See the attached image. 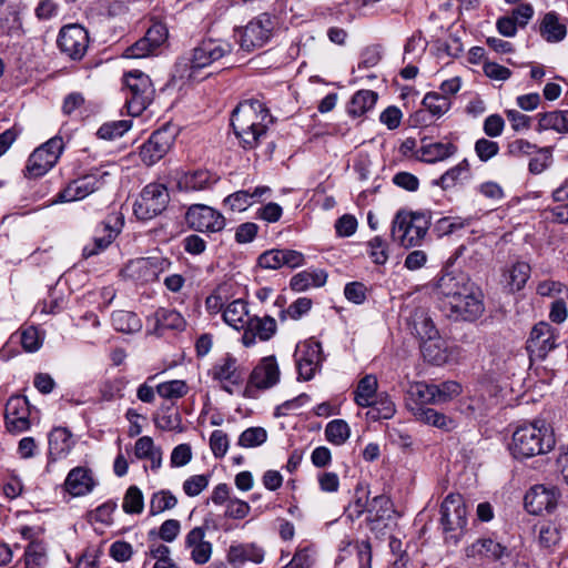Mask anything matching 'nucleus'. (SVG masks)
I'll return each instance as SVG.
<instances>
[{
	"instance_id": "obj_1",
	"label": "nucleus",
	"mask_w": 568,
	"mask_h": 568,
	"mask_svg": "<svg viewBox=\"0 0 568 568\" xmlns=\"http://www.w3.org/2000/svg\"><path fill=\"white\" fill-rule=\"evenodd\" d=\"M555 445L552 427L545 420H534L514 430L509 450L515 458L525 459L547 454Z\"/></svg>"
},
{
	"instance_id": "obj_2",
	"label": "nucleus",
	"mask_w": 568,
	"mask_h": 568,
	"mask_svg": "<svg viewBox=\"0 0 568 568\" xmlns=\"http://www.w3.org/2000/svg\"><path fill=\"white\" fill-rule=\"evenodd\" d=\"M430 226L427 212L398 211L393 219L390 235L398 245L410 248L420 246Z\"/></svg>"
},
{
	"instance_id": "obj_3",
	"label": "nucleus",
	"mask_w": 568,
	"mask_h": 568,
	"mask_svg": "<svg viewBox=\"0 0 568 568\" xmlns=\"http://www.w3.org/2000/svg\"><path fill=\"white\" fill-rule=\"evenodd\" d=\"M123 92L128 113L139 116L153 101L155 90L148 74L131 70L123 75Z\"/></svg>"
},
{
	"instance_id": "obj_4",
	"label": "nucleus",
	"mask_w": 568,
	"mask_h": 568,
	"mask_svg": "<svg viewBox=\"0 0 568 568\" xmlns=\"http://www.w3.org/2000/svg\"><path fill=\"white\" fill-rule=\"evenodd\" d=\"M467 507L459 494H448L440 505V525L445 541L457 545L467 528Z\"/></svg>"
},
{
	"instance_id": "obj_5",
	"label": "nucleus",
	"mask_w": 568,
	"mask_h": 568,
	"mask_svg": "<svg viewBox=\"0 0 568 568\" xmlns=\"http://www.w3.org/2000/svg\"><path fill=\"white\" fill-rule=\"evenodd\" d=\"M233 50L232 43L223 39H204L191 52L189 58H182L179 65L184 63V67L191 70L189 77L193 75V71L206 68L221 60L223 57L230 54Z\"/></svg>"
},
{
	"instance_id": "obj_6",
	"label": "nucleus",
	"mask_w": 568,
	"mask_h": 568,
	"mask_svg": "<svg viewBox=\"0 0 568 568\" xmlns=\"http://www.w3.org/2000/svg\"><path fill=\"white\" fill-rule=\"evenodd\" d=\"M170 202L166 186L161 183H150L143 187L133 205L134 215L142 221H149L161 214Z\"/></svg>"
},
{
	"instance_id": "obj_7",
	"label": "nucleus",
	"mask_w": 568,
	"mask_h": 568,
	"mask_svg": "<svg viewBox=\"0 0 568 568\" xmlns=\"http://www.w3.org/2000/svg\"><path fill=\"white\" fill-rule=\"evenodd\" d=\"M276 20L268 13H262L252 19L240 31V47L246 52L265 45L272 38L276 27Z\"/></svg>"
},
{
	"instance_id": "obj_8",
	"label": "nucleus",
	"mask_w": 568,
	"mask_h": 568,
	"mask_svg": "<svg viewBox=\"0 0 568 568\" xmlns=\"http://www.w3.org/2000/svg\"><path fill=\"white\" fill-rule=\"evenodd\" d=\"M63 146L62 138L55 135L37 148L28 159L26 176L40 178L44 175L58 162Z\"/></svg>"
},
{
	"instance_id": "obj_9",
	"label": "nucleus",
	"mask_w": 568,
	"mask_h": 568,
	"mask_svg": "<svg viewBox=\"0 0 568 568\" xmlns=\"http://www.w3.org/2000/svg\"><path fill=\"white\" fill-rule=\"evenodd\" d=\"M261 122H273V116L264 103L257 99L242 101L233 110L231 126L233 130L247 129V125L261 124Z\"/></svg>"
},
{
	"instance_id": "obj_10",
	"label": "nucleus",
	"mask_w": 568,
	"mask_h": 568,
	"mask_svg": "<svg viewBox=\"0 0 568 568\" xmlns=\"http://www.w3.org/2000/svg\"><path fill=\"white\" fill-rule=\"evenodd\" d=\"M171 262L160 255L141 257L130 261L123 273L126 277L140 282L150 283L156 281L161 273L169 270Z\"/></svg>"
},
{
	"instance_id": "obj_11",
	"label": "nucleus",
	"mask_w": 568,
	"mask_h": 568,
	"mask_svg": "<svg viewBox=\"0 0 568 568\" xmlns=\"http://www.w3.org/2000/svg\"><path fill=\"white\" fill-rule=\"evenodd\" d=\"M444 310L455 321H475L485 311L481 292L474 286L456 301L449 302Z\"/></svg>"
},
{
	"instance_id": "obj_12",
	"label": "nucleus",
	"mask_w": 568,
	"mask_h": 568,
	"mask_svg": "<svg viewBox=\"0 0 568 568\" xmlns=\"http://www.w3.org/2000/svg\"><path fill=\"white\" fill-rule=\"evenodd\" d=\"M294 356L298 378L303 381H311L324 361L322 345L314 338L297 344Z\"/></svg>"
},
{
	"instance_id": "obj_13",
	"label": "nucleus",
	"mask_w": 568,
	"mask_h": 568,
	"mask_svg": "<svg viewBox=\"0 0 568 568\" xmlns=\"http://www.w3.org/2000/svg\"><path fill=\"white\" fill-rule=\"evenodd\" d=\"M57 43L70 59L81 60L89 47V33L80 24H68L61 28Z\"/></svg>"
},
{
	"instance_id": "obj_14",
	"label": "nucleus",
	"mask_w": 568,
	"mask_h": 568,
	"mask_svg": "<svg viewBox=\"0 0 568 568\" xmlns=\"http://www.w3.org/2000/svg\"><path fill=\"white\" fill-rule=\"evenodd\" d=\"M189 226L199 232L216 233L224 229L225 217L205 204L191 205L185 214Z\"/></svg>"
},
{
	"instance_id": "obj_15",
	"label": "nucleus",
	"mask_w": 568,
	"mask_h": 568,
	"mask_svg": "<svg viewBox=\"0 0 568 568\" xmlns=\"http://www.w3.org/2000/svg\"><path fill=\"white\" fill-rule=\"evenodd\" d=\"M174 140L175 132L168 125L154 131L140 149L143 163L150 166L160 161L169 152Z\"/></svg>"
},
{
	"instance_id": "obj_16",
	"label": "nucleus",
	"mask_w": 568,
	"mask_h": 568,
	"mask_svg": "<svg viewBox=\"0 0 568 568\" xmlns=\"http://www.w3.org/2000/svg\"><path fill=\"white\" fill-rule=\"evenodd\" d=\"M106 175V172L100 173L99 170H95L94 172L71 181L58 193L57 202H73L87 197L103 185V178Z\"/></svg>"
},
{
	"instance_id": "obj_17",
	"label": "nucleus",
	"mask_w": 568,
	"mask_h": 568,
	"mask_svg": "<svg viewBox=\"0 0 568 568\" xmlns=\"http://www.w3.org/2000/svg\"><path fill=\"white\" fill-rule=\"evenodd\" d=\"M122 225V216L118 214L108 216L106 221L102 222V224L97 229L92 242L83 247V257L89 258L104 251L120 233Z\"/></svg>"
},
{
	"instance_id": "obj_18",
	"label": "nucleus",
	"mask_w": 568,
	"mask_h": 568,
	"mask_svg": "<svg viewBox=\"0 0 568 568\" xmlns=\"http://www.w3.org/2000/svg\"><path fill=\"white\" fill-rule=\"evenodd\" d=\"M560 493L557 487H546L536 485L526 493L524 501L528 513L540 515L542 513H552L557 507Z\"/></svg>"
},
{
	"instance_id": "obj_19",
	"label": "nucleus",
	"mask_w": 568,
	"mask_h": 568,
	"mask_svg": "<svg viewBox=\"0 0 568 568\" xmlns=\"http://www.w3.org/2000/svg\"><path fill=\"white\" fill-rule=\"evenodd\" d=\"M475 284L462 272H446L437 282V293L443 302V307L449 302L456 301L464 293L473 288Z\"/></svg>"
},
{
	"instance_id": "obj_20",
	"label": "nucleus",
	"mask_w": 568,
	"mask_h": 568,
	"mask_svg": "<svg viewBox=\"0 0 568 568\" xmlns=\"http://www.w3.org/2000/svg\"><path fill=\"white\" fill-rule=\"evenodd\" d=\"M206 526L192 528L184 537L183 546L190 559L197 566L207 564L213 554V545L206 539Z\"/></svg>"
},
{
	"instance_id": "obj_21",
	"label": "nucleus",
	"mask_w": 568,
	"mask_h": 568,
	"mask_svg": "<svg viewBox=\"0 0 568 568\" xmlns=\"http://www.w3.org/2000/svg\"><path fill=\"white\" fill-rule=\"evenodd\" d=\"M6 427L10 433L19 434L30 428V404L26 396H12L6 405Z\"/></svg>"
},
{
	"instance_id": "obj_22",
	"label": "nucleus",
	"mask_w": 568,
	"mask_h": 568,
	"mask_svg": "<svg viewBox=\"0 0 568 568\" xmlns=\"http://www.w3.org/2000/svg\"><path fill=\"white\" fill-rule=\"evenodd\" d=\"M555 347L556 335L551 325L546 322L536 324L527 341V351L530 357L542 359Z\"/></svg>"
},
{
	"instance_id": "obj_23",
	"label": "nucleus",
	"mask_w": 568,
	"mask_h": 568,
	"mask_svg": "<svg viewBox=\"0 0 568 568\" xmlns=\"http://www.w3.org/2000/svg\"><path fill=\"white\" fill-rule=\"evenodd\" d=\"M276 329L277 325L272 316L247 317L242 335V343L244 346L251 347L255 344L256 338L263 342L268 341L275 335Z\"/></svg>"
},
{
	"instance_id": "obj_24",
	"label": "nucleus",
	"mask_w": 568,
	"mask_h": 568,
	"mask_svg": "<svg viewBox=\"0 0 568 568\" xmlns=\"http://www.w3.org/2000/svg\"><path fill=\"white\" fill-rule=\"evenodd\" d=\"M280 381V368L274 355L263 357L251 373L248 385L267 389Z\"/></svg>"
},
{
	"instance_id": "obj_25",
	"label": "nucleus",
	"mask_w": 568,
	"mask_h": 568,
	"mask_svg": "<svg viewBox=\"0 0 568 568\" xmlns=\"http://www.w3.org/2000/svg\"><path fill=\"white\" fill-rule=\"evenodd\" d=\"M394 508L390 498L386 495L375 496L368 504L366 521L371 530H382L393 518Z\"/></svg>"
},
{
	"instance_id": "obj_26",
	"label": "nucleus",
	"mask_w": 568,
	"mask_h": 568,
	"mask_svg": "<svg viewBox=\"0 0 568 568\" xmlns=\"http://www.w3.org/2000/svg\"><path fill=\"white\" fill-rule=\"evenodd\" d=\"M407 325L420 342L438 337L439 332L426 308H414L407 317Z\"/></svg>"
},
{
	"instance_id": "obj_27",
	"label": "nucleus",
	"mask_w": 568,
	"mask_h": 568,
	"mask_svg": "<svg viewBox=\"0 0 568 568\" xmlns=\"http://www.w3.org/2000/svg\"><path fill=\"white\" fill-rule=\"evenodd\" d=\"M465 555L467 558L499 560L508 555L507 548L500 542L490 538L477 539L475 542L466 547Z\"/></svg>"
},
{
	"instance_id": "obj_28",
	"label": "nucleus",
	"mask_w": 568,
	"mask_h": 568,
	"mask_svg": "<svg viewBox=\"0 0 568 568\" xmlns=\"http://www.w3.org/2000/svg\"><path fill=\"white\" fill-rule=\"evenodd\" d=\"M50 462L64 458L73 447L72 434L65 427H54L48 435Z\"/></svg>"
},
{
	"instance_id": "obj_29",
	"label": "nucleus",
	"mask_w": 568,
	"mask_h": 568,
	"mask_svg": "<svg viewBox=\"0 0 568 568\" xmlns=\"http://www.w3.org/2000/svg\"><path fill=\"white\" fill-rule=\"evenodd\" d=\"M457 151V145L452 142L425 143L423 141V144L417 150V159L426 163H436L455 155Z\"/></svg>"
},
{
	"instance_id": "obj_30",
	"label": "nucleus",
	"mask_w": 568,
	"mask_h": 568,
	"mask_svg": "<svg viewBox=\"0 0 568 568\" xmlns=\"http://www.w3.org/2000/svg\"><path fill=\"white\" fill-rule=\"evenodd\" d=\"M64 487L74 497L89 494L94 487L91 471L84 467L71 469L65 478Z\"/></svg>"
},
{
	"instance_id": "obj_31",
	"label": "nucleus",
	"mask_w": 568,
	"mask_h": 568,
	"mask_svg": "<svg viewBox=\"0 0 568 568\" xmlns=\"http://www.w3.org/2000/svg\"><path fill=\"white\" fill-rule=\"evenodd\" d=\"M410 410L415 416L416 420L422 422L426 425L434 426L445 432H450L456 428V422L454 418L427 406L412 407Z\"/></svg>"
},
{
	"instance_id": "obj_32",
	"label": "nucleus",
	"mask_w": 568,
	"mask_h": 568,
	"mask_svg": "<svg viewBox=\"0 0 568 568\" xmlns=\"http://www.w3.org/2000/svg\"><path fill=\"white\" fill-rule=\"evenodd\" d=\"M155 332L162 334L163 331L170 329L183 332L186 328V320L176 310L159 307L154 314Z\"/></svg>"
},
{
	"instance_id": "obj_33",
	"label": "nucleus",
	"mask_w": 568,
	"mask_h": 568,
	"mask_svg": "<svg viewBox=\"0 0 568 568\" xmlns=\"http://www.w3.org/2000/svg\"><path fill=\"white\" fill-rule=\"evenodd\" d=\"M219 178L207 170H196L185 173L179 184L186 191H203L212 187Z\"/></svg>"
},
{
	"instance_id": "obj_34",
	"label": "nucleus",
	"mask_w": 568,
	"mask_h": 568,
	"mask_svg": "<svg viewBox=\"0 0 568 568\" xmlns=\"http://www.w3.org/2000/svg\"><path fill=\"white\" fill-rule=\"evenodd\" d=\"M537 116L536 130L538 132L554 130L558 133L568 134V110L539 113Z\"/></svg>"
},
{
	"instance_id": "obj_35",
	"label": "nucleus",
	"mask_w": 568,
	"mask_h": 568,
	"mask_svg": "<svg viewBox=\"0 0 568 568\" xmlns=\"http://www.w3.org/2000/svg\"><path fill=\"white\" fill-rule=\"evenodd\" d=\"M264 552L255 545H232L227 551V560L232 565H241L245 561L260 564L263 561Z\"/></svg>"
},
{
	"instance_id": "obj_36",
	"label": "nucleus",
	"mask_w": 568,
	"mask_h": 568,
	"mask_svg": "<svg viewBox=\"0 0 568 568\" xmlns=\"http://www.w3.org/2000/svg\"><path fill=\"white\" fill-rule=\"evenodd\" d=\"M539 30L548 42H559L567 34L566 26L559 22V17L555 11L547 12L544 16Z\"/></svg>"
},
{
	"instance_id": "obj_37",
	"label": "nucleus",
	"mask_w": 568,
	"mask_h": 568,
	"mask_svg": "<svg viewBox=\"0 0 568 568\" xmlns=\"http://www.w3.org/2000/svg\"><path fill=\"white\" fill-rule=\"evenodd\" d=\"M538 542L544 549L554 550L562 538V526L557 521H544L537 526Z\"/></svg>"
},
{
	"instance_id": "obj_38",
	"label": "nucleus",
	"mask_w": 568,
	"mask_h": 568,
	"mask_svg": "<svg viewBox=\"0 0 568 568\" xmlns=\"http://www.w3.org/2000/svg\"><path fill=\"white\" fill-rule=\"evenodd\" d=\"M408 403L407 406L412 407L426 406L427 404H436L434 384H426L417 382L409 386L407 390Z\"/></svg>"
},
{
	"instance_id": "obj_39",
	"label": "nucleus",
	"mask_w": 568,
	"mask_h": 568,
	"mask_svg": "<svg viewBox=\"0 0 568 568\" xmlns=\"http://www.w3.org/2000/svg\"><path fill=\"white\" fill-rule=\"evenodd\" d=\"M24 568H45L48 566V552L43 542L29 541L23 552Z\"/></svg>"
},
{
	"instance_id": "obj_40",
	"label": "nucleus",
	"mask_w": 568,
	"mask_h": 568,
	"mask_svg": "<svg viewBox=\"0 0 568 568\" xmlns=\"http://www.w3.org/2000/svg\"><path fill=\"white\" fill-rule=\"evenodd\" d=\"M378 383L374 375H365L357 384L355 390V403L361 407L372 406L373 400L378 395Z\"/></svg>"
},
{
	"instance_id": "obj_41",
	"label": "nucleus",
	"mask_w": 568,
	"mask_h": 568,
	"mask_svg": "<svg viewBox=\"0 0 568 568\" xmlns=\"http://www.w3.org/2000/svg\"><path fill=\"white\" fill-rule=\"evenodd\" d=\"M272 122H261V124L247 125L248 128L244 131L242 130H233L236 138L240 140L241 145L244 149L252 150L255 149L261 140L266 135L268 125Z\"/></svg>"
},
{
	"instance_id": "obj_42",
	"label": "nucleus",
	"mask_w": 568,
	"mask_h": 568,
	"mask_svg": "<svg viewBox=\"0 0 568 568\" xmlns=\"http://www.w3.org/2000/svg\"><path fill=\"white\" fill-rule=\"evenodd\" d=\"M247 317V305L243 300L231 302L223 311L225 323L237 331L244 328Z\"/></svg>"
},
{
	"instance_id": "obj_43",
	"label": "nucleus",
	"mask_w": 568,
	"mask_h": 568,
	"mask_svg": "<svg viewBox=\"0 0 568 568\" xmlns=\"http://www.w3.org/2000/svg\"><path fill=\"white\" fill-rule=\"evenodd\" d=\"M420 351L424 358L435 365H442L447 359L445 341L438 335L437 338L420 342Z\"/></svg>"
},
{
	"instance_id": "obj_44",
	"label": "nucleus",
	"mask_w": 568,
	"mask_h": 568,
	"mask_svg": "<svg viewBox=\"0 0 568 568\" xmlns=\"http://www.w3.org/2000/svg\"><path fill=\"white\" fill-rule=\"evenodd\" d=\"M367 407L369 408L367 412V416L373 420L389 419L396 413L395 403L385 393L378 394L373 400L372 406Z\"/></svg>"
},
{
	"instance_id": "obj_45",
	"label": "nucleus",
	"mask_w": 568,
	"mask_h": 568,
	"mask_svg": "<svg viewBox=\"0 0 568 568\" xmlns=\"http://www.w3.org/2000/svg\"><path fill=\"white\" fill-rule=\"evenodd\" d=\"M377 101V93L372 90H359L357 91L349 104L348 113L353 116H361L371 110Z\"/></svg>"
},
{
	"instance_id": "obj_46",
	"label": "nucleus",
	"mask_w": 568,
	"mask_h": 568,
	"mask_svg": "<svg viewBox=\"0 0 568 568\" xmlns=\"http://www.w3.org/2000/svg\"><path fill=\"white\" fill-rule=\"evenodd\" d=\"M530 276V266L525 262H517L505 274L506 285L511 292L520 291Z\"/></svg>"
},
{
	"instance_id": "obj_47",
	"label": "nucleus",
	"mask_w": 568,
	"mask_h": 568,
	"mask_svg": "<svg viewBox=\"0 0 568 568\" xmlns=\"http://www.w3.org/2000/svg\"><path fill=\"white\" fill-rule=\"evenodd\" d=\"M112 325L115 331L134 333L141 329L142 323L139 316L130 311H116L112 313Z\"/></svg>"
},
{
	"instance_id": "obj_48",
	"label": "nucleus",
	"mask_w": 568,
	"mask_h": 568,
	"mask_svg": "<svg viewBox=\"0 0 568 568\" xmlns=\"http://www.w3.org/2000/svg\"><path fill=\"white\" fill-rule=\"evenodd\" d=\"M212 375L214 379L229 381L233 384H237L239 375L236 359L227 354L213 366Z\"/></svg>"
},
{
	"instance_id": "obj_49",
	"label": "nucleus",
	"mask_w": 568,
	"mask_h": 568,
	"mask_svg": "<svg viewBox=\"0 0 568 568\" xmlns=\"http://www.w3.org/2000/svg\"><path fill=\"white\" fill-rule=\"evenodd\" d=\"M422 104L428 110L432 116L440 118L452 106V99L442 95L439 92H428L425 94Z\"/></svg>"
},
{
	"instance_id": "obj_50",
	"label": "nucleus",
	"mask_w": 568,
	"mask_h": 568,
	"mask_svg": "<svg viewBox=\"0 0 568 568\" xmlns=\"http://www.w3.org/2000/svg\"><path fill=\"white\" fill-rule=\"evenodd\" d=\"M154 424L158 428L166 432H183L182 417L178 410L170 406L162 407V414L154 417Z\"/></svg>"
},
{
	"instance_id": "obj_51",
	"label": "nucleus",
	"mask_w": 568,
	"mask_h": 568,
	"mask_svg": "<svg viewBox=\"0 0 568 568\" xmlns=\"http://www.w3.org/2000/svg\"><path fill=\"white\" fill-rule=\"evenodd\" d=\"M351 436V428L343 419L331 420L325 427V438L333 445H343Z\"/></svg>"
},
{
	"instance_id": "obj_52",
	"label": "nucleus",
	"mask_w": 568,
	"mask_h": 568,
	"mask_svg": "<svg viewBox=\"0 0 568 568\" xmlns=\"http://www.w3.org/2000/svg\"><path fill=\"white\" fill-rule=\"evenodd\" d=\"M469 171V162L467 159H464L455 166L447 170L444 174L439 176L434 183L440 186L443 190H448L454 187L457 182L460 180L462 175L468 173Z\"/></svg>"
},
{
	"instance_id": "obj_53",
	"label": "nucleus",
	"mask_w": 568,
	"mask_h": 568,
	"mask_svg": "<svg viewBox=\"0 0 568 568\" xmlns=\"http://www.w3.org/2000/svg\"><path fill=\"white\" fill-rule=\"evenodd\" d=\"M368 494V490L364 489L361 485H357L355 488L354 499L345 509V514L351 520L359 518L364 513L367 514V507L369 504Z\"/></svg>"
},
{
	"instance_id": "obj_54",
	"label": "nucleus",
	"mask_w": 568,
	"mask_h": 568,
	"mask_svg": "<svg viewBox=\"0 0 568 568\" xmlns=\"http://www.w3.org/2000/svg\"><path fill=\"white\" fill-rule=\"evenodd\" d=\"M176 504L178 499L170 490L156 491L150 500V515L155 516L165 510L173 509Z\"/></svg>"
},
{
	"instance_id": "obj_55",
	"label": "nucleus",
	"mask_w": 568,
	"mask_h": 568,
	"mask_svg": "<svg viewBox=\"0 0 568 568\" xmlns=\"http://www.w3.org/2000/svg\"><path fill=\"white\" fill-rule=\"evenodd\" d=\"M131 129V121L119 120L111 121L102 124L97 132V135L102 140H114L121 138L125 132Z\"/></svg>"
},
{
	"instance_id": "obj_56",
	"label": "nucleus",
	"mask_w": 568,
	"mask_h": 568,
	"mask_svg": "<svg viewBox=\"0 0 568 568\" xmlns=\"http://www.w3.org/2000/svg\"><path fill=\"white\" fill-rule=\"evenodd\" d=\"M267 439V432L263 427H250L242 432L237 445L243 448H254L263 445Z\"/></svg>"
},
{
	"instance_id": "obj_57",
	"label": "nucleus",
	"mask_w": 568,
	"mask_h": 568,
	"mask_svg": "<svg viewBox=\"0 0 568 568\" xmlns=\"http://www.w3.org/2000/svg\"><path fill=\"white\" fill-rule=\"evenodd\" d=\"M144 500L141 489L136 486H130L124 495L122 508L126 514H141L143 511Z\"/></svg>"
},
{
	"instance_id": "obj_58",
	"label": "nucleus",
	"mask_w": 568,
	"mask_h": 568,
	"mask_svg": "<svg viewBox=\"0 0 568 568\" xmlns=\"http://www.w3.org/2000/svg\"><path fill=\"white\" fill-rule=\"evenodd\" d=\"M156 393L166 399H178L187 393V385L184 381L174 379L159 384Z\"/></svg>"
},
{
	"instance_id": "obj_59",
	"label": "nucleus",
	"mask_w": 568,
	"mask_h": 568,
	"mask_svg": "<svg viewBox=\"0 0 568 568\" xmlns=\"http://www.w3.org/2000/svg\"><path fill=\"white\" fill-rule=\"evenodd\" d=\"M535 155L529 160L528 170L532 174H540L550 164L552 160L551 148H538L536 149Z\"/></svg>"
},
{
	"instance_id": "obj_60",
	"label": "nucleus",
	"mask_w": 568,
	"mask_h": 568,
	"mask_svg": "<svg viewBox=\"0 0 568 568\" xmlns=\"http://www.w3.org/2000/svg\"><path fill=\"white\" fill-rule=\"evenodd\" d=\"M181 531V523L178 519H166L159 527V530L152 529L149 531V537H159L165 542H173Z\"/></svg>"
},
{
	"instance_id": "obj_61",
	"label": "nucleus",
	"mask_w": 568,
	"mask_h": 568,
	"mask_svg": "<svg viewBox=\"0 0 568 568\" xmlns=\"http://www.w3.org/2000/svg\"><path fill=\"white\" fill-rule=\"evenodd\" d=\"M436 404L446 403L462 393V386L455 381L434 384Z\"/></svg>"
},
{
	"instance_id": "obj_62",
	"label": "nucleus",
	"mask_w": 568,
	"mask_h": 568,
	"mask_svg": "<svg viewBox=\"0 0 568 568\" xmlns=\"http://www.w3.org/2000/svg\"><path fill=\"white\" fill-rule=\"evenodd\" d=\"M312 307V301L306 297H300L293 302L286 310L280 313V320L285 321L287 317L298 320L306 314Z\"/></svg>"
},
{
	"instance_id": "obj_63",
	"label": "nucleus",
	"mask_w": 568,
	"mask_h": 568,
	"mask_svg": "<svg viewBox=\"0 0 568 568\" xmlns=\"http://www.w3.org/2000/svg\"><path fill=\"white\" fill-rule=\"evenodd\" d=\"M224 204L232 211L242 212L253 204L250 191L241 190L234 192L224 199Z\"/></svg>"
},
{
	"instance_id": "obj_64",
	"label": "nucleus",
	"mask_w": 568,
	"mask_h": 568,
	"mask_svg": "<svg viewBox=\"0 0 568 568\" xmlns=\"http://www.w3.org/2000/svg\"><path fill=\"white\" fill-rule=\"evenodd\" d=\"M475 153L481 162H488L499 152V144L486 138H480L475 142Z\"/></svg>"
}]
</instances>
